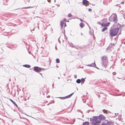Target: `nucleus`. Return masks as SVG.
Returning <instances> with one entry per match:
<instances>
[{
	"label": "nucleus",
	"mask_w": 125,
	"mask_h": 125,
	"mask_svg": "<svg viewBox=\"0 0 125 125\" xmlns=\"http://www.w3.org/2000/svg\"><path fill=\"white\" fill-rule=\"evenodd\" d=\"M97 23L101 25V23L100 21H98L97 22Z\"/></svg>",
	"instance_id": "bb28decb"
},
{
	"label": "nucleus",
	"mask_w": 125,
	"mask_h": 125,
	"mask_svg": "<svg viewBox=\"0 0 125 125\" xmlns=\"http://www.w3.org/2000/svg\"><path fill=\"white\" fill-rule=\"evenodd\" d=\"M101 25L102 26L104 27H105L106 26V24H105L103 23H101Z\"/></svg>",
	"instance_id": "aec40b11"
},
{
	"label": "nucleus",
	"mask_w": 125,
	"mask_h": 125,
	"mask_svg": "<svg viewBox=\"0 0 125 125\" xmlns=\"http://www.w3.org/2000/svg\"><path fill=\"white\" fill-rule=\"evenodd\" d=\"M64 24V22L63 21H61L60 22V26H61V29H62L63 27V25Z\"/></svg>",
	"instance_id": "9d476101"
},
{
	"label": "nucleus",
	"mask_w": 125,
	"mask_h": 125,
	"mask_svg": "<svg viewBox=\"0 0 125 125\" xmlns=\"http://www.w3.org/2000/svg\"><path fill=\"white\" fill-rule=\"evenodd\" d=\"M35 28H34V29H32V30H31V32H32V31H34V30H35Z\"/></svg>",
	"instance_id": "2f4dec72"
},
{
	"label": "nucleus",
	"mask_w": 125,
	"mask_h": 125,
	"mask_svg": "<svg viewBox=\"0 0 125 125\" xmlns=\"http://www.w3.org/2000/svg\"><path fill=\"white\" fill-rule=\"evenodd\" d=\"M123 15L124 18L125 19V13L123 14Z\"/></svg>",
	"instance_id": "c85d7f7f"
},
{
	"label": "nucleus",
	"mask_w": 125,
	"mask_h": 125,
	"mask_svg": "<svg viewBox=\"0 0 125 125\" xmlns=\"http://www.w3.org/2000/svg\"><path fill=\"white\" fill-rule=\"evenodd\" d=\"M88 10L89 11H92V10L91 9H89Z\"/></svg>",
	"instance_id": "f704fd0d"
},
{
	"label": "nucleus",
	"mask_w": 125,
	"mask_h": 125,
	"mask_svg": "<svg viewBox=\"0 0 125 125\" xmlns=\"http://www.w3.org/2000/svg\"><path fill=\"white\" fill-rule=\"evenodd\" d=\"M23 66L24 67H25L27 68H30L31 67V66L30 65L28 64H25L23 65Z\"/></svg>",
	"instance_id": "4468645a"
},
{
	"label": "nucleus",
	"mask_w": 125,
	"mask_h": 125,
	"mask_svg": "<svg viewBox=\"0 0 125 125\" xmlns=\"http://www.w3.org/2000/svg\"><path fill=\"white\" fill-rule=\"evenodd\" d=\"M54 1L55 2L56 1V0H54Z\"/></svg>",
	"instance_id": "052dcab7"
},
{
	"label": "nucleus",
	"mask_w": 125,
	"mask_h": 125,
	"mask_svg": "<svg viewBox=\"0 0 125 125\" xmlns=\"http://www.w3.org/2000/svg\"><path fill=\"white\" fill-rule=\"evenodd\" d=\"M34 71L37 73H39L41 71L42 68L38 66H34L33 68Z\"/></svg>",
	"instance_id": "39448f33"
},
{
	"label": "nucleus",
	"mask_w": 125,
	"mask_h": 125,
	"mask_svg": "<svg viewBox=\"0 0 125 125\" xmlns=\"http://www.w3.org/2000/svg\"><path fill=\"white\" fill-rule=\"evenodd\" d=\"M56 62L57 63H59L60 62V61L59 59L57 58L56 60Z\"/></svg>",
	"instance_id": "6ab92c4d"
},
{
	"label": "nucleus",
	"mask_w": 125,
	"mask_h": 125,
	"mask_svg": "<svg viewBox=\"0 0 125 125\" xmlns=\"http://www.w3.org/2000/svg\"><path fill=\"white\" fill-rule=\"evenodd\" d=\"M94 67H95L98 69H99V68L98 67H97L96 66H94Z\"/></svg>",
	"instance_id": "4c0bfd02"
},
{
	"label": "nucleus",
	"mask_w": 125,
	"mask_h": 125,
	"mask_svg": "<svg viewBox=\"0 0 125 125\" xmlns=\"http://www.w3.org/2000/svg\"><path fill=\"white\" fill-rule=\"evenodd\" d=\"M50 95H49L47 97L48 98H50Z\"/></svg>",
	"instance_id": "79ce46f5"
},
{
	"label": "nucleus",
	"mask_w": 125,
	"mask_h": 125,
	"mask_svg": "<svg viewBox=\"0 0 125 125\" xmlns=\"http://www.w3.org/2000/svg\"><path fill=\"white\" fill-rule=\"evenodd\" d=\"M107 123H103L102 124V125H107Z\"/></svg>",
	"instance_id": "5701e85b"
},
{
	"label": "nucleus",
	"mask_w": 125,
	"mask_h": 125,
	"mask_svg": "<svg viewBox=\"0 0 125 125\" xmlns=\"http://www.w3.org/2000/svg\"><path fill=\"white\" fill-rule=\"evenodd\" d=\"M59 98L61 99H65V97H58Z\"/></svg>",
	"instance_id": "412c9836"
},
{
	"label": "nucleus",
	"mask_w": 125,
	"mask_h": 125,
	"mask_svg": "<svg viewBox=\"0 0 125 125\" xmlns=\"http://www.w3.org/2000/svg\"><path fill=\"white\" fill-rule=\"evenodd\" d=\"M83 125H89V122L88 121H86L83 123Z\"/></svg>",
	"instance_id": "ddd939ff"
},
{
	"label": "nucleus",
	"mask_w": 125,
	"mask_h": 125,
	"mask_svg": "<svg viewBox=\"0 0 125 125\" xmlns=\"http://www.w3.org/2000/svg\"><path fill=\"white\" fill-rule=\"evenodd\" d=\"M110 24V22H108L106 24V26H109V25Z\"/></svg>",
	"instance_id": "4be33fe9"
},
{
	"label": "nucleus",
	"mask_w": 125,
	"mask_h": 125,
	"mask_svg": "<svg viewBox=\"0 0 125 125\" xmlns=\"http://www.w3.org/2000/svg\"><path fill=\"white\" fill-rule=\"evenodd\" d=\"M113 46L112 45H111V44H110L109 45V46L110 47H112Z\"/></svg>",
	"instance_id": "c9c22d12"
},
{
	"label": "nucleus",
	"mask_w": 125,
	"mask_h": 125,
	"mask_svg": "<svg viewBox=\"0 0 125 125\" xmlns=\"http://www.w3.org/2000/svg\"><path fill=\"white\" fill-rule=\"evenodd\" d=\"M121 3H124L123 2H122Z\"/></svg>",
	"instance_id": "680f3d73"
},
{
	"label": "nucleus",
	"mask_w": 125,
	"mask_h": 125,
	"mask_svg": "<svg viewBox=\"0 0 125 125\" xmlns=\"http://www.w3.org/2000/svg\"><path fill=\"white\" fill-rule=\"evenodd\" d=\"M82 34H83L82 33H81V35H82Z\"/></svg>",
	"instance_id": "3c124183"
},
{
	"label": "nucleus",
	"mask_w": 125,
	"mask_h": 125,
	"mask_svg": "<svg viewBox=\"0 0 125 125\" xmlns=\"http://www.w3.org/2000/svg\"><path fill=\"white\" fill-rule=\"evenodd\" d=\"M64 36H65V30H64Z\"/></svg>",
	"instance_id": "ea45409f"
},
{
	"label": "nucleus",
	"mask_w": 125,
	"mask_h": 125,
	"mask_svg": "<svg viewBox=\"0 0 125 125\" xmlns=\"http://www.w3.org/2000/svg\"><path fill=\"white\" fill-rule=\"evenodd\" d=\"M124 44H125V42L124 43Z\"/></svg>",
	"instance_id": "e2e57ef3"
},
{
	"label": "nucleus",
	"mask_w": 125,
	"mask_h": 125,
	"mask_svg": "<svg viewBox=\"0 0 125 125\" xmlns=\"http://www.w3.org/2000/svg\"><path fill=\"white\" fill-rule=\"evenodd\" d=\"M66 23H64V27H66Z\"/></svg>",
	"instance_id": "7c9ffc66"
},
{
	"label": "nucleus",
	"mask_w": 125,
	"mask_h": 125,
	"mask_svg": "<svg viewBox=\"0 0 125 125\" xmlns=\"http://www.w3.org/2000/svg\"><path fill=\"white\" fill-rule=\"evenodd\" d=\"M109 20L110 21H113L115 23L117 22V16L116 14H115L114 16L112 17H110L109 18Z\"/></svg>",
	"instance_id": "20e7f679"
},
{
	"label": "nucleus",
	"mask_w": 125,
	"mask_h": 125,
	"mask_svg": "<svg viewBox=\"0 0 125 125\" xmlns=\"http://www.w3.org/2000/svg\"><path fill=\"white\" fill-rule=\"evenodd\" d=\"M58 78L59 79H60V78H59V77H58Z\"/></svg>",
	"instance_id": "0e129e2a"
},
{
	"label": "nucleus",
	"mask_w": 125,
	"mask_h": 125,
	"mask_svg": "<svg viewBox=\"0 0 125 125\" xmlns=\"http://www.w3.org/2000/svg\"><path fill=\"white\" fill-rule=\"evenodd\" d=\"M72 47H74L73 46H72Z\"/></svg>",
	"instance_id": "69168bd1"
},
{
	"label": "nucleus",
	"mask_w": 125,
	"mask_h": 125,
	"mask_svg": "<svg viewBox=\"0 0 125 125\" xmlns=\"http://www.w3.org/2000/svg\"><path fill=\"white\" fill-rule=\"evenodd\" d=\"M113 75H115L116 74V73L115 72H114L113 73Z\"/></svg>",
	"instance_id": "cd10ccee"
},
{
	"label": "nucleus",
	"mask_w": 125,
	"mask_h": 125,
	"mask_svg": "<svg viewBox=\"0 0 125 125\" xmlns=\"http://www.w3.org/2000/svg\"><path fill=\"white\" fill-rule=\"evenodd\" d=\"M79 25L80 27L81 28H83L84 27V24L83 23H81Z\"/></svg>",
	"instance_id": "dca6fc26"
},
{
	"label": "nucleus",
	"mask_w": 125,
	"mask_h": 125,
	"mask_svg": "<svg viewBox=\"0 0 125 125\" xmlns=\"http://www.w3.org/2000/svg\"><path fill=\"white\" fill-rule=\"evenodd\" d=\"M74 77L75 78H76L77 77V75H74Z\"/></svg>",
	"instance_id": "c756f323"
},
{
	"label": "nucleus",
	"mask_w": 125,
	"mask_h": 125,
	"mask_svg": "<svg viewBox=\"0 0 125 125\" xmlns=\"http://www.w3.org/2000/svg\"><path fill=\"white\" fill-rule=\"evenodd\" d=\"M107 27H104L103 28L102 30V32H104V31H105L107 30Z\"/></svg>",
	"instance_id": "2eb2a0df"
},
{
	"label": "nucleus",
	"mask_w": 125,
	"mask_h": 125,
	"mask_svg": "<svg viewBox=\"0 0 125 125\" xmlns=\"http://www.w3.org/2000/svg\"><path fill=\"white\" fill-rule=\"evenodd\" d=\"M80 20L82 22H83V21L82 20V19H80Z\"/></svg>",
	"instance_id": "c03bdc74"
},
{
	"label": "nucleus",
	"mask_w": 125,
	"mask_h": 125,
	"mask_svg": "<svg viewBox=\"0 0 125 125\" xmlns=\"http://www.w3.org/2000/svg\"><path fill=\"white\" fill-rule=\"evenodd\" d=\"M74 93H71V94H70L67 96H65V98L66 99V98H69L70 97L72 96L73 94Z\"/></svg>",
	"instance_id": "9b49d317"
},
{
	"label": "nucleus",
	"mask_w": 125,
	"mask_h": 125,
	"mask_svg": "<svg viewBox=\"0 0 125 125\" xmlns=\"http://www.w3.org/2000/svg\"><path fill=\"white\" fill-rule=\"evenodd\" d=\"M62 21H63L64 22H65L66 21V19H64Z\"/></svg>",
	"instance_id": "393cba45"
},
{
	"label": "nucleus",
	"mask_w": 125,
	"mask_h": 125,
	"mask_svg": "<svg viewBox=\"0 0 125 125\" xmlns=\"http://www.w3.org/2000/svg\"><path fill=\"white\" fill-rule=\"evenodd\" d=\"M106 121H107V125H113V124L114 123L113 121L111 122L110 121H107L106 120Z\"/></svg>",
	"instance_id": "1a4fd4ad"
},
{
	"label": "nucleus",
	"mask_w": 125,
	"mask_h": 125,
	"mask_svg": "<svg viewBox=\"0 0 125 125\" xmlns=\"http://www.w3.org/2000/svg\"><path fill=\"white\" fill-rule=\"evenodd\" d=\"M77 111L78 112H80L81 113H83L80 110H77Z\"/></svg>",
	"instance_id": "a878e982"
},
{
	"label": "nucleus",
	"mask_w": 125,
	"mask_h": 125,
	"mask_svg": "<svg viewBox=\"0 0 125 125\" xmlns=\"http://www.w3.org/2000/svg\"><path fill=\"white\" fill-rule=\"evenodd\" d=\"M102 61L101 62V64L102 65L106 67L107 64V56H104L102 57Z\"/></svg>",
	"instance_id": "7ed1b4c3"
},
{
	"label": "nucleus",
	"mask_w": 125,
	"mask_h": 125,
	"mask_svg": "<svg viewBox=\"0 0 125 125\" xmlns=\"http://www.w3.org/2000/svg\"><path fill=\"white\" fill-rule=\"evenodd\" d=\"M29 8V7H28L23 8H23V9H28V8Z\"/></svg>",
	"instance_id": "72a5a7b5"
},
{
	"label": "nucleus",
	"mask_w": 125,
	"mask_h": 125,
	"mask_svg": "<svg viewBox=\"0 0 125 125\" xmlns=\"http://www.w3.org/2000/svg\"><path fill=\"white\" fill-rule=\"evenodd\" d=\"M83 102L84 103H85V102H86V101L85 100V101H83Z\"/></svg>",
	"instance_id": "a18cd8bd"
},
{
	"label": "nucleus",
	"mask_w": 125,
	"mask_h": 125,
	"mask_svg": "<svg viewBox=\"0 0 125 125\" xmlns=\"http://www.w3.org/2000/svg\"><path fill=\"white\" fill-rule=\"evenodd\" d=\"M105 117L102 114H100L98 116H93L92 118H90V120L92 124L96 125L97 123H100L102 120L105 119Z\"/></svg>",
	"instance_id": "f257e3e1"
},
{
	"label": "nucleus",
	"mask_w": 125,
	"mask_h": 125,
	"mask_svg": "<svg viewBox=\"0 0 125 125\" xmlns=\"http://www.w3.org/2000/svg\"><path fill=\"white\" fill-rule=\"evenodd\" d=\"M53 85H54V83H53V84H52V87H53Z\"/></svg>",
	"instance_id": "49530a36"
},
{
	"label": "nucleus",
	"mask_w": 125,
	"mask_h": 125,
	"mask_svg": "<svg viewBox=\"0 0 125 125\" xmlns=\"http://www.w3.org/2000/svg\"><path fill=\"white\" fill-rule=\"evenodd\" d=\"M9 100L10 101H11L12 103L13 104L15 105L18 108V110H19V111L21 112L20 110V108H19L18 107V105H17V104L13 100H12V99H9Z\"/></svg>",
	"instance_id": "0eeeda50"
},
{
	"label": "nucleus",
	"mask_w": 125,
	"mask_h": 125,
	"mask_svg": "<svg viewBox=\"0 0 125 125\" xmlns=\"http://www.w3.org/2000/svg\"><path fill=\"white\" fill-rule=\"evenodd\" d=\"M82 3L84 5H87L88 6L89 5V2L87 0H83Z\"/></svg>",
	"instance_id": "423d86ee"
},
{
	"label": "nucleus",
	"mask_w": 125,
	"mask_h": 125,
	"mask_svg": "<svg viewBox=\"0 0 125 125\" xmlns=\"http://www.w3.org/2000/svg\"><path fill=\"white\" fill-rule=\"evenodd\" d=\"M38 29H39V26H38Z\"/></svg>",
	"instance_id": "4d7b16f0"
},
{
	"label": "nucleus",
	"mask_w": 125,
	"mask_h": 125,
	"mask_svg": "<svg viewBox=\"0 0 125 125\" xmlns=\"http://www.w3.org/2000/svg\"><path fill=\"white\" fill-rule=\"evenodd\" d=\"M58 41H59V43H61V42H60V40H59V39H58Z\"/></svg>",
	"instance_id": "37998d69"
},
{
	"label": "nucleus",
	"mask_w": 125,
	"mask_h": 125,
	"mask_svg": "<svg viewBox=\"0 0 125 125\" xmlns=\"http://www.w3.org/2000/svg\"><path fill=\"white\" fill-rule=\"evenodd\" d=\"M87 65L88 66L92 67H94V66H96V65L95 62L90 64H88Z\"/></svg>",
	"instance_id": "6e6552de"
},
{
	"label": "nucleus",
	"mask_w": 125,
	"mask_h": 125,
	"mask_svg": "<svg viewBox=\"0 0 125 125\" xmlns=\"http://www.w3.org/2000/svg\"><path fill=\"white\" fill-rule=\"evenodd\" d=\"M72 44V45H73V44L72 43V44Z\"/></svg>",
	"instance_id": "774afa93"
},
{
	"label": "nucleus",
	"mask_w": 125,
	"mask_h": 125,
	"mask_svg": "<svg viewBox=\"0 0 125 125\" xmlns=\"http://www.w3.org/2000/svg\"><path fill=\"white\" fill-rule=\"evenodd\" d=\"M121 116L122 115H120L118 116V119L119 121H121L122 120Z\"/></svg>",
	"instance_id": "a211bd4d"
},
{
	"label": "nucleus",
	"mask_w": 125,
	"mask_h": 125,
	"mask_svg": "<svg viewBox=\"0 0 125 125\" xmlns=\"http://www.w3.org/2000/svg\"><path fill=\"white\" fill-rule=\"evenodd\" d=\"M85 78H82L81 79H80V80L81 81V82L82 84V83H84V82L85 81Z\"/></svg>",
	"instance_id": "f8f14e48"
},
{
	"label": "nucleus",
	"mask_w": 125,
	"mask_h": 125,
	"mask_svg": "<svg viewBox=\"0 0 125 125\" xmlns=\"http://www.w3.org/2000/svg\"><path fill=\"white\" fill-rule=\"evenodd\" d=\"M40 74L41 75H42V73H40Z\"/></svg>",
	"instance_id": "6e6d98bb"
},
{
	"label": "nucleus",
	"mask_w": 125,
	"mask_h": 125,
	"mask_svg": "<svg viewBox=\"0 0 125 125\" xmlns=\"http://www.w3.org/2000/svg\"><path fill=\"white\" fill-rule=\"evenodd\" d=\"M49 104H47V105H49Z\"/></svg>",
	"instance_id": "13d9d810"
},
{
	"label": "nucleus",
	"mask_w": 125,
	"mask_h": 125,
	"mask_svg": "<svg viewBox=\"0 0 125 125\" xmlns=\"http://www.w3.org/2000/svg\"><path fill=\"white\" fill-rule=\"evenodd\" d=\"M68 17H70L72 16V15L71 14L69 13L68 14Z\"/></svg>",
	"instance_id": "b1692460"
},
{
	"label": "nucleus",
	"mask_w": 125,
	"mask_h": 125,
	"mask_svg": "<svg viewBox=\"0 0 125 125\" xmlns=\"http://www.w3.org/2000/svg\"><path fill=\"white\" fill-rule=\"evenodd\" d=\"M66 39H67V37H66Z\"/></svg>",
	"instance_id": "603ef678"
},
{
	"label": "nucleus",
	"mask_w": 125,
	"mask_h": 125,
	"mask_svg": "<svg viewBox=\"0 0 125 125\" xmlns=\"http://www.w3.org/2000/svg\"><path fill=\"white\" fill-rule=\"evenodd\" d=\"M55 48L56 49V48H57V47H56V46H55Z\"/></svg>",
	"instance_id": "864d4df0"
},
{
	"label": "nucleus",
	"mask_w": 125,
	"mask_h": 125,
	"mask_svg": "<svg viewBox=\"0 0 125 125\" xmlns=\"http://www.w3.org/2000/svg\"><path fill=\"white\" fill-rule=\"evenodd\" d=\"M76 82L78 83H79L81 82L80 79H78L77 80H76Z\"/></svg>",
	"instance_id": "f3484780"
},
{
	"label": "nucleus",
	"mask_w": 125,
	"mask_h": 125,
	"mask_svg": "<svg viewBox=\"0 0 125 125\" xmlns=\"http://www.w3.org/2000/svg\"><path fill=\"white\" fill-rule=\"evenodd\" d=\"M29 54H31V52H29Z\"/></svg>",
	"instance_id": "de8ad7c7"
},
{
	"label": "nucleus",
	"mask_w": 125,
	"mask_h": 125,
	"mask_svg": "<svg viewBox=\"0 0 125 125\" xmlns=\"http://www.w3.org/2000/svg\"><path fill=\"white\" fill-rule=\"evenodd\" d=\"M121 34V33H119V34Z\"/></svg>",
	"instance_id": "bf43d9fd"
},
{
	"label": "nucleus",
	"mask_w": 125,
	"mask_h": 125,
	"mask_svg": "<svg viewBox=\"0 0 125 125\" xmlns=\"http://www.w3.org/2000/svg\"><path fill=\"white\" fill-rule=\"evenodd\" d=\"M117 27L115 28L114 29H111L110 30L109 37H110L116 36L117 34L119 29L121 27L120 24L119 23H117Z\"/></svg>",
	"instance_id": "f03ea898"
},
{
	"label": "nucleus",
	"mask_w": 125,
	"mask_h": 125,
	"mask_svg": "<svg viewBox=\"0 0 125 125\" xmlns=\"http://www.w3.org/2000/svg\"><path fill=\"white\" fill-rule=\"evenodd\" d=\"M116 115V113H115V115Z\"/></svg>",
	"instance_id": "5fc2aeb1"
},
{
	"label": "nucleus",
	"mask_w": 125,
	"mask_h": 125,
	"mask_svg": "<svg viewBox=\"0 0 125 125\" xmlns=\"http://www.w3.org/2000/svg\"><path fill=\"white\" fill-rule=\"evenodd\" d=\"M102 111H103V112L104 113H105V112H104V111H106V110H105V109H104V110H102Z\"/></svg>",
	"instance_id": "58836bf2"
},
{
	"label": "nucleus",
	"mask_w": 125,
	"mask_h": 125,
	"mask_svg": "<svg viewBox=\"0 0 125 125\" xmlns=\"http://www.w3.org/2000/svg\"><path fill=\"white\" fill-rule=\"evenodd\" d=\"M105 71H107V72H108V71L107 70H105Z\"/></svg>",
	"instance_id": "09e8293b"
},
{
	"label": "nucleus",
	"mask_w": 125,
	"mask_h": 125,
	"mask_svg": "<svg viewBox=\"0 0 125 125\" xmlns=\"http://www.w3.org/2000/svg\"><path fill=\"white\" fill-rule=\"evenodd\" d=\"M92 5L93 6H94L95 5L94 4H92Z\"/></svg>",
	"instance_id": "8fccbe9b"
},
{
	"label": "nucleus",
	"mask_w": 125,
	"mask_h": 125,
	"mask_svg": "<svg viewBox=\"0 0 125 125\" xmlns=\"http://www.w3.org/2000/svg\"><path fill=\"white\" fill-rule=\"evenodd\" d=\"M110 44L111 45H112L113 46H114L115 45V44L114 43H113V44L110 43Z\"/></svg>",
	"instance_id": "473e14b6"
},
{
	"label": "nucleus",
	"mask_w": 125,
	"mask_h": 125,
	"mask_svg": "<svg viewBox=\"0 0 125 125\" xmlns=\"http://www.w3.org/2000/svg\"><path fill=\"white\" fill-rule=\"evenodd\" d=\"M105 33H107V34H108V32H107V31H106V32H105Z\"/></svg>",
	"instance_id": "a19ab883"
},
{
	"label": "nucleus",
	"mask_w": 125,
	"mask_h": 125,
	"mask_svg": "<svg viewBox=\"0 0 125 125\" xmlns=\"http://www.w3.org/2000/svg\"><path fill=\"white\" fill-rule=\"evenodd\" d=\"M47 1L49 2H50L51 1V0H47Z\"/></svg>",
	"instance_id": "e433bc0d"
},
{
	"label": "nucleus",
	"mask_w": 125,
	"mask_h": 125,
	"mask_svg": "<svg viewBox=\"0 0 125 125\" xmlns=\"http://www.w3.org/2000/svg\"><path fill=\"white\" fill-rule=\"evenodd\" d=\"M9 81H10V79H9Z\"/></svg>",
	"instance_id": "338daca9"
}]
</instances>
